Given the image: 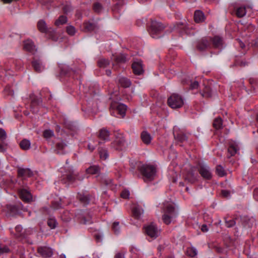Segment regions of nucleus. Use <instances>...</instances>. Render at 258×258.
Instances as JSON below:
<instances>
[{
	"instance_id": "a211bd4d",
	"label": "nucleus",
	"mask_w": 258,
	"mask_h": 258,
	"mask_svg": "<svg viewBox=\"0 0 258 258\" xmlns=\"http://www.w3.org/2000/svg\"><path fill=\"white\" fill-rule=\"evenodd\" d=\"M18 175L20 176L30 177L32 175V171L29 169L19 168L18 170Z\"/></svg>"
},
{
	"instance_id": "8fccbe9b",
	"label": "nucleus",
	"mask_w": 258,
	"mask_h": 258,
	"mask_svg": "<svg viewBox=\"0 0 258 258\" xmlns=\"http://www.w3.org/2000/svg\"><path fill=\"white\" fill-rule=\"evenodd\" d=\"M7 135L4 130L0 128V140L4 141L6 139Z\"/></svg>"
},
{
	"instance_id": "cd10ccee",
	"label": "nucleus",
	"mask_w": 258,
	"mask_h": 258,
	"mask_svg": "<svg viewBox=\"0 0 258 258\" xmlns=\"http://www.w3.org/2000/svg\"><path fill=\"white\" fill-rule=\"evenodd\" d=\"M38 29L41 32H46L47 30V27L46 23L43 20H40L37 23Z\"/></svg>"
},
{
	"instance_id": "69168bd1",
	"label": "nucleus",
	"mask_w": 258,
	"mask_h": 258,
	"mask_svg": "<svg viewBox=\"0 0 258 258\" xmlns=\"http://www.w3.org/2000/svg\"><path fill=\"white\" fill-rule=\"evenodd\" d=\"M238 42H239L241 48H243L244 47V44L243 43V42L241 40H238Z\"/></svg>"
},
{
	"instance_id": "4be33fe9",
	"label": "nucleus",
	"mask_w": 258,
	"mask_h": 258,
	"mask_svg": "<svg viewBox=\"0 0 258 258\" xmlns=\"http://www.w3.org/2000/svg\"><path fill=\"white\" fill-rule=\"evenodd\" d=\"M133 213L136 218H139L143 213V210L141 207L136 206L133 208Z\"/></svg>"
},
{
	"instance_id": "ddd939ff",
	"label": "nucleus",
	"mask_w": 258,
	"mask_h": 258,
	"mask_svg": "<svg viewBox=\"0 0 258 258\" xmlns=\"http://www.w3.org/2000/svg\"><path fill=\"white\" fill-rule=\"evenodd\" d=\"M134 73L138 75H141L143 72L142 62L138 61L134 62L132 64Z\"/></svg>"
},
{
	"instance_id": "0eeeda50",
	"label": "nucleus",
	"mask_w": 258,
	"mask_h": 258,
	"mask_svg": "<svg viewBox=\"0 0 258 258\" xmlns=\"http://www.w3.org/2000/svg\"><path fill=\"white\" fill-rule=\"evenodd\" d=\"M163 29V27L161 23L157 21H152L149 32L153 38H156V35Z\"/></svg>"
},
{
	"instance_id": "c85d7f7f",
	"label": "nucleus",
	"mask_w": 258,
	"mask_h": 258,
	"mask_svg": "<svg viewBox=\"0 0 258 258\" xmlns=\"http://www.w3.org/2000/svg\"><path fill=\"white\" fill-rule=\"evenodd\" d=\"M198 174L194 173L193 172H189L186 176V179L191 183L194 182L197 180Z\"/></svg>"
},
{
	"instance_id": "5701e85b",
	"label": "nucleus",
	"mask_w": 258,
	"mask_h": 258,
	"mask_svg": "<svg viewBox=\"0 0 258 258\" xmlns=\"http://www.w3.org/2000/svg\"><path fill=\"white\" fill-rule=\"evenodd\" d=\"M99 136L101 139L107 141L109 139V133L107 130L103 128L100 131Z\"/></svg>"
},
{
	"instance_id": "680f3d73",
	"label": "nucleus",
	"mask_w": 258,
	"mask_h": 258,
	"mask_svg": "<svg viewBox=\"0 0 258 258\" xmlns=\"http://www.w3.org/2000/svg\"><path fill=\"white\" fill-rule=\"evenodd\" d=\"M115 258H124V255L121 253H117L115 255Z\"/></svg>"
},
{
	"instance_id": "49530a36",
	"label": "nucleus",
	"mask_w": 258,
	"mask_h": 258,
	"mask_svg": "<svg viewBox=\"0 0 258 258\" xmlns=\"http://www.w3.org/2000/svg\"><path fill=\"white\" fill-rule=\"evenodd\" d=\"M9 251L10 250L7 246L0 244V254L9 252Z\"/></svg>"
},
{
	"instance_id": "a878e982",
	"label": "nucleus",
	"mask_w": 258,
	"mask_h": 258,
	"mask_svg": "<svg viewBox=\"0 0 258 258\" xmlns=\"http://www.w3.org/2000/svg\"><path fill=\"white\" fill-rule=\"evenodd\" d=\"M86 171L88 174H95L99 172V168L97 166L93 165L86 169Z\"/></svg>"
},
{
	"instance_id": "4d7b16f0",
	"label": "nucleus",
	"mask_w": 258,
	"mask_h": 258,
	"mask_svg": "<svg viewBox=\"0 0 258 258\" xmlns=\"http://www.w3.org/2000/svg\"><path fill=\"white\" fill-rule=\"evenodd\" d=\"M82 222L84 224H89L92 223L90 217H88L87 219L86 218H83Z\"/></svg>"
},
{
	"instance_id": "79ce46f5",
	"label": "nucleus",
	"mask_w": 258,
	"mask_h": 258,
	"mask_svg": "<svg viewBox=\"0 0 258 258\" xmlns=\"http://www.w3.org/2000/svg\"><path fill=\"white\" fill-rule=\"evenodd\" d=\"M216 172L220 176H223L225 175V171L221 165H218L216 167Z\"/></svg>"
},
{
	"instance_id": "39448f33",
	"label": "nucleus",
	"mask_w": 258,
	"mask_h": 258,
	"mask_svg": "<svg viewBox=\"0 0 258 258\" xmlns=\"http://www.w3.org/2000/svg\"><path fill=\"white\" fill-rule=\"evenodd\" d=\"M65 168H67L65 176L69 182L74 183L77 180L79 181L83 180L84 177H80L79 173H75L71 167L67 166Z\"/></svg>"
},
{
	"instance_id": "c756f323",
	"label": "nucleus",
	"mask_w": 258,
	"mask_h": 258,
	"mask_svg": "<svg viewBox=\"0 0 258 258\" xmlns=\"http://www.w3.org/2000/svg\"><path fill=\"white\" fill-rule=\"evenodd\" d=\"M198 253V251L196 248L194 247H189L186 248V254L187 255L194 257L196 256Z\"/></svg>"
},
{
	"instance_id": "2eb2a0df",
	"label": "nucleus",
	"mask_w": 258,
	"mask_h": 258,
	"mask_svg": "<svg viewBox=\"0 0 258 258\" xmlns=\"http://www.w3.org/2000/svg\"><path fill=\"white\" fill-rule=\"evenodd\" d=\"M32 66L34 70L38 72H42L44 69V66L40 60H34Z\"/></svg>"
},
{
	"instance_id": "13d9d810",
	"label": "nucleus",
	"mask_w": 258,
	"mask_h": 258,
	"mask_svg": "<svg viewBox=\"0 0 258 258\" xmlns=\"http://www.w3.org/2000/svg\"><path fill=\"white\" fill-rule=\"evenodd\" d=\"M209 88H206V90L204 93H202V95L204 97H210L211 96V94L209 92Z\"/></svg>"
},
{
	"instance_id": "2f4dec72",
	"label": "nucleus",
	"mask_w": 258,
	"mask_h": 258,
	"mask_svg": "<svg viewBox=\"0 0 258 258\" xmlns=\"http://www.w3.org/2000/svg\"><path fill=\"white\" fill-rule=\"evenodd\" d=\"M95 27V24L93 22H89L84 24L85 29L88 31L93 30Z\"/></svg>"
},
{
	"instance_id": "e2e57ef3",
	"label": "nucleus",
	"mask_w": 258,
	"mask_h": 258,
	"mask_svg": "<svg viewBox=\"0 0 258 258\" xmlns=\"http://www.w3.org/2000/svg\"><path fill=\"white\" fill-rule=\"evenodd\" d=\"M6 150V148L3 145L0 144V151L4 152Z\"/></svg>"
},
{
	"instance_id": "1a4fd4ad",
	"label": "nucleus",
	"mask_w": 258,
	"mask_h": 258,
	"mask_svg": "<svg viewBox=\"0 0 258 258\" xmlns=\"http://www.w3.org/2000/svg\"><path fill=\"white\" fill-rule=\"evenodd\" d=\"M20 198L24 202L29 203L32 201V197L30 192L25 189H21L19 190Z\"/></svg>"
},
{
	"instance_id": "c03bdc74",
	"label": "nucleus",
	"mask_w": 258,
	"mask_h": 258,
	"mask_svg": "<svg viewBox=\"0 0 258 258\" xmlns=\"http://www.w3.org/2000/svg\"><path fill=\"white\" fill-rule=\"evenodd\" d=\"M67 33L70 35H73L76 33V29L74 27L72 26H68L67 27Z\"/></svg>"
},
{
	"instance_id": "f8f14e48",
	"label": "nucleus",
	"mask_w": 258,
	"mask_h": 258,
	"mask_svg": "<svg viewBox=\"0 0 258 258\" xmlns=\"http://www.w3.org/2000/svg\"><path fill=\"white\" fill-rule=\"evenodd\" d=\"M115 143L118 145L120 150L125 149L128 145L127 142L125 141L124 138L121 135H119L116 138Z\"/></svg>"
},
{
	"instance_id": "e433bc0d",
	"label": "nucleus",
	"mask_w": 258,
	"mask_h": 258,
	"mask_svg": "<svg viewBox=\"0 0 258 258\" xmlns=\"http://www.w3.org/2000/svg\"><path fill=\"white\" fill-rule=\"evenodd\" d=\"M53 135V131L50 130H46L43 132V136L46 139L51 138Z\"/></svg>"
},
{
	"instance_id": "c9c22d12",
	"label": "nucleus",
	"mask_w": 258,
	"mask_h": 258,
	"mask_svg": "<svg viewBox=\"0 0 258 258\" xmlns=\"http://www.w3.org/2000/svg\"><path fill=\"white\" fill-rule=\"evenodd\" d=\"M112 229L115 234H118L120 233V226L118 222H114L112 224Z\"/></svg>"
},
{
	"instance_id": "423d86ee",
	"label": "nucleus",
	"mask_w": 258,
	"mask_h": 258,
	"mask_svg": "<svg viewBox=\"0 0 258 258\" xmlns=\"http://www.w3.org/2000/svg\"><path fill=\"white\" fill-rule=\"evenodd\" d=\"M146 234L151 238H156L160 234V230L154 223H151L145 227Z\"/></svg>"
},
{
	"instance_id": "6e6552de",
	"label": "nucleus",
	"mask_w": 258,
	"mask_h": 258,
	"mask_svg": "<svg viewBox=\"0 0 258 258\" xmlns=\"http://www.w3.org/2000/svg\"><path fill=\"white\" fill-rule=\"evenodd\" d=\"M199 172L201 176L207 179H209L212 177L211 170L209 167L205 163L199 165Z\"/></svg>"
},
{
	"instance_id": "dca6fc26",
	"label": "nucleus",
	"mask_w": 258,
	"mask_h": 258,
	"mask_svg": "<svg viewBox=\"0 0 258 258\" xmlns=\"http://www.w3.org/2000/svg\"><path fill=\"white\" fill-rule=\"evenodd\" d=\"M239 150L238 145L236 142L230 143L229 147L228 149V153L230 156H233Z\"/></svg>"
},
{
	"instance_id": "09e8293b",
	"label": "nucleus",
	"mask_w": 258,
	"mask_h": 258,
	"mask_svg": "<svg viewBox=\"0 0 258 258\" xmlns=\"http://www.w3.org/2000/svg\"><path fill=\"white\" fill-rule=\"evenodd\" d=\"M94 141L93 140H91L90 142L89 143L88 145V148L89 150L91 151H92L94 150L95 147L96 145V144H93L94 143Z\"/></svg>"
},
{
	"instance_id": "de8ad7c7",
	"label": "nucleus",
	"mask_w": 258,
	"mask_h": 258,
	"mask_svg": "<svg viewBox=\"0 0 258 258\" xmlns=\"http://www.w3.org/2000/svg\"><path fill=\"white\" fill-rule=\"evenodd\" d=\"M80 200L85 205L88 204L89 199L87 196L80 195L79 197Z\"/></svg>"
},
{
	"instance_id": "a19ab883",
	"label": "nucleus",
	"mask_w": 258,
	"mask_h": 258,
	"mask_svg": "<svg viewBox=\"0 0 258 258\" xmlns=\"http://www.w3.org/2000/svg\"><path fill=\"white\" fill-rule=\"evenodd\" d=\"M64 13L68 14L73 10V8L70 3H67L63 7Z\"/></svg>"
},
{
	"instance_id": "774afa93",
	"label": "nucleus",
	"mask_w": 258,
	"mask_h": 258,
	"mask_svg": "<svg viewBox=\"0 0 258 258\" xmlns=\"http://www.w3.org/2000/svg\"><path fill=\"white\" fill-rule=\"evenodd\" d=\"M106 73L107 76H110L111 74V71L110 70H106Z\"/></svg>"
},
{
	"instance_id": "58836bf2",
	"label": "nucleus",
	"mask_w": 258,
	"mask_h": 258,
	"mask_svg": "<svg viewBox=\"0 0 258 258\" xmlns=\"http://www.w3.org/2000/svg\"><path fill=\"white\" fill-rule=\"evenodd\" d=\"M102 9L103 8L100 3H96L94 4L93 6V10L95 12L99 13L102 11Z\"/></svg>"
},
{
	"instance_id": "aec40b11",
	"label": "nucleus",
	"mask_w": 258,
	"mask_h": 258,
	"mask_svg": "<svg viewBox=\"0 0 258 258\" xmlns=\"http://www.w3.org/2000/svg\"><path fill=\"white\" fill-rule=\"evenodd\" d=\"M194 18L196 22H201L204 20V15L202 11L199 10L196 11L195 13Z\"/></svg>"
},
{
	"instance_id": "bb28decb",
	"label": "nucleus",
	"mask_w": 258,
	"mask_h": 258,
	"mask_svg": "<svg viewBox=\"0 0 258 258\" xmlns=\"http://www.w3.org/2000/svg\"><path fill=\"white\" fill-rule=\"evenodd\" d=\"M212 41L214 47L217 48H220L222 47V40L220 37L218 36H215L213 38Z\"/></svg>"
},
{
	"instance_id": "f704fd0d",
	"label": "nucleus",
	"mask_w": 258,
	"mask_h": 258,
	"mask_svg": "<svg viewBox=\"0 0 258 258\" xmlns=\"http://www.w3.org/2000/svg\"><path fill=\"white\" fill-rule=\"evenodd\" d=\"M213 126L216 129H220L222 127V120L220 118H216L213 122Z\"/></svg>"
},
{
	"instance_id": "9b49d317",
	"label": "nucleus",
	"mask_w": 258,
	"mask_h": 258,
	"mask_svg": "<svg viewBox=\"0 0 258 258\" xmlns=\"http://www.w3.org/2000/svg\"><path fill=\"white\" fill-rule=\"evenodd\" d=\"M211 39L209 38H202L199 42L197 48L200 50H204L208 48L210 46V41Z\"/></svg>"
},
{
	"instance_id": "3c124183",
	"label": "nucleus",
	"mask_w": 258,
	"mask_h": 258,
	"mask_svg": "<svg viewBox=\"0 0 258 258\" xmlns=\"http://www.w3.org/2000/svg\"><path fill=\"white\" fill-rule=\"evenodd\" d=\"M130 196V192L127 190H123L121 194V197L123 199H128Z\"/></svg>"
},
{
	"instance_id": "393cba45",
	"label": "nucleus",
	"mask_w": 258,
	"mask_h": 258,
	"mask_svg": "<svg viewBox=\"0 0 258 258\" xmlns=\"http://www.w3.org/2000/svg\"><path fill=\"white\" fill-rule=\"evenodd\" d=\"M20 146L22 149L27 150L30 148L31 143L29 140L24 139L20 143Z\"/></svg>"
},
{
	"instance_id": "6ab92c4d",
	"label": "nucleus",
	"mask_w": 258,
	"mask_h": 258,
	"mask_svg": "<svg viewBox=\"0 0 258 258\" xmlns=\"http://www.w3.org/2000/svg\"><path fill=\"white\" fill-rule=\"evenodd\" d=\"M118 82L120 85L124 88L128 87L131 85L130 81L128 79L123 77H120L118 79Z\"/></svg>"
},
{
	"instance_id": "412c9836",
	"label": "nucleus",
	"mask_w": 258,
	"mask_h": 258,
	"mask_svg": "<svg viewBox=\"0 0 258 258\" xmlns=\"http://www.w3.org/2000/svg\"><path fill=\"white\" fill-rule=\"evenodd\" d=\"M67 147V145L63 142H58L56 144V150L58 154H64L65 148Z\"/></svg>"
},
{
	"instance_id": "4468645a",
	"label": "nucleus",
	"mask_w": 258,
	"mask_h": 258,
	"mask_svg": "<svg viewBox=\"0 0 258 258\" xmlns=\"http://www.w3.org/2000/svg\"><path fill=\"white\" fill-rule=\"evenodd\" d=\"M24 48L27 51L33 52L36 50L35 46L33 42L30 40H27L24 41Z\"/></svg>"
},
{
	"instance_id": "7ed1b4c3",
	"label": "nucleus",
	"mask_w": 258,
	"mask_h": 258,
	"mask_svg": "<svg viewBox=\"0 0 258 258\" xmlns=\"http://www.w3.org/2000/svg\"><path fill=\"white\" fill-rule=\"evenodd\" d=\"M168 105L173 109L181 108L184 104L183 98L176 94H172L167 100Z\"/></svg>"
},
{
	"instance_id": "ea45409f",
	"label": "nucleus",
	"mask_w": 258,
	"mask_h": 258,
	"mask_svg": "<svg viewBox=\"0 0 258 258\" xmlns=\"http://www.w3.org/2000/svg\"><path fill=\"white\" fill-rule=\"evenodd\" d=\"M109 64V61L104 58L100 59L98 61V65L100 67H106Z\"/></svg>"
},
{
	"instance_id": "f3484780",
	"label": "nucleus",
	"mask_w": 258,
	"mask_h": 258,
	"mask_svg": "<svg viewBox=\"0 0 258 258\" xmlns=\"http://www.w3.org/2000/svg\"><path fill=\"white\" fill-rule=\"evenodd\" d=\"M142 141L146 144H149L152 139L150 134L147 131H143L141 135Z\"/></svg>"
},
{
	"instance_id": "bf43d9fd",
	"label": "nucleus",
	"mask_w": 258,
	"mask_h": 258,
	"mask_svg": "<svg viewBox=\"0 0 258 258\" xmlns=\"http://www.w3.org/2000/svg\"><path fill=\"white\" fill-rule=\"evenodd\" d=\"M199 86V83L197 81H195L190 85V87L192 89H196Z\"/></svg>"
},
{
	"instance_id": "a18cd8bd",
	"label": "nucleus",
	"mask_w": 258,
	"mask_h": 258,
	"mask_svg": "<svg viewBox=\"0 0 258 258\" xmlns=\"http://www.w3.org/2000/svg\"><path fill=\"white\" fill-rule=\"evenodd\" d=\"M59 68L62 74H66L69 71V67L66 64H61Z\"/></svg>"
},
{
	"instance_id": "20e7f679",
	"label": "nucleus",
	"mask_w": 258,
	"mask_h": 258,
	"mask_svg": "<svg viewBox=\"0 0 258 258\" xmlns=\"http://www.w3.org/2000/svg\"><path fill=\"white\" fill-rule=\"evenodd\" d=\"M110 109L112 115L115 116L117 114L123 117L125 114L126 106L118 102H113L111 104Z\"/></svg>"
},
{
	"instance_id": "052dcab7",
	"label": "nucleus",
	"mask_w": 258,
	"mask_h": 258,
	"mask_svg": "<svg viewBox=\"0 0 258 258\" xmlns=\"http://www.w3.org/2000/svg\"><path fill=\"white\" fill-rule=\"evenodd\" d=\"M208 228L206 225H203L201 227V230L203 232H207L208 231Z\"/></svg>"
},
{
	"instance_id": "5fc2aeb1",
	"label": "nucleus",
	"mask_w": 258,
	"mask_h": 258,
	"mask_svg": "<svg viewBox=\"0 0 258 258\" xmlns=\"http://www.w3.org/2000/svg\"><path fill=\"white\" fill-rule=\"evenodd\" d=\"M4 91L6 92L8 95H13V91L11 89L10 86H7L4 89Z\"/></svg>"
},
{
	"instance_id": "72a5a7b5",
	"label": "nucleus",
	"mask_w": 258,
	"mask_h": 258,
	"mask_svg": "<svg viewBox=\"0 0 258 258\" xmlns=\"http://www.w3.org/2000/svg\"><path fill=\"white\" fill-rule=\"evenodd\" d=\"M100 158L102 160H106L108 158V152L106 149H101L99 150Z\"/></svg>"
},
{
	"instance_id": "603ef678",
	"label": "nucleus",
	"mask_w": 258,
	"mask_h": 258,
	"mask_svg": "<svg viewBox=\"0 0 258 258\" xmlns=\"http://www.w3.org/2000/svg\"><path fill=\"white\" fill-rule=\"evenodd\" d=\"M226 226L227 227H231L235 224V222L233 220H229L225 221Z\"/></svg>"
},
{
	"instance_id": "f257e3e1",
	"label": "nucleus",
	"mask_w": 258,
	"mask_h": 258,
	"mask_svg": "<svg viewBox=\"0 0 258 258\" xmlns=\"http://www.w3.org/2000/svg\"><path fill=\"white\" fill-rule=\"evenodd\" d=\"M164 214L163 221L166 224H170L172 219L177 215V212L172 203L166 202L163 204Z\"/></svg>"
},
{
	"instance_id": "338daca9",
	"label": "nucleus",
	"mask_w": 258,
	"mask_h": 258,
	"mask_svg": "<svg viewBox=\"0 0 258 258\" xmlns=\"http://www.w3.org/2000/svg\"><path fill=\"white\" fill-rule=\"evenodd\" d=\"M253 195L254 196H255L256 195H258V189H256L254 190Z\"/></svg>"
},
{
	"instance_id": "6e6d98bb",
	"label": "nucleus",
	"mask_w": 258,
	"mask_h": 258,
	"mask_svg": "<svg viewBox=\"0 0 258 258\" xmlns=\"http://www.w3.org/2000/svg\"><path fill=\"white\" fill-rule=\"evenodd\" d=\"M68 214L69 213L67 212L64 215H62L61 218L63 221H69L71 219V217L68 215Z\"/></svg>"
},
{
	"instance_id": "473e14b6",
	"label": "nucleus",
	"mask_w": 258,
	"mask_h": 258,
	"mask_svg": "<svg viewBox=\"0 0 258 258\" xmlns=\"http://www.w3.org/2000/svg\"><path fill=\"white\" fill-rule=\"evenodd\" d=\"M246 14V11L245 7H239L236 11V15L237 17L241 18L245 16Z\"/></svg>"
},
{
	"instance_id": "9d476101",
	"label": "nucleus",
	"mask_w": 258,
	"mask_h": 258,
	"mask_svg": "<svg viewBox=\"0 0 258 258\" xmlns=\"http://www.w3.org/2000/svg\"><path fill=\"white\" fill-rule=\"evenodd\" d=\"M38 251L42 256L45 258L50 257L53 254L52 250L47 246L40 247L38 248Z\"/></svg>"
},
{
	"instance_id": "f03ea898",
	"label": "nucleus",
	"mask_w": 258,
	"mask_h": 258,
	"mask_svg": "<svg viewBox=\"0 0 258 258\" xmlns=\"http://www.w3.org/2000/svg\"><path fill=\"white\" fill-rule=\"evenodd\" d=\"M140 170L145 181L153 180L156 175V168L152 165H143L140 168Z\"/></svg>"
},
{
	"instance_id": "b1692460",
	"label": "nucleus",
	"mask_w": 258,
	"mask_h": 258,
	"mask_svg": "<svg viewBox=\"0 0 258 258\" xmlns=\"http://www.w3.org/2000/svg\"><path fill=\"white\" fill-rule=\"evenodd\" d=\"M16 235L17 237H25L27 234H25L26 230H23L22 226L18 225L15 228Z\"/></svg>"
},
{
	"instance_id": "4c0bfd02",
	"label": "nucleus",
	"mask_w": 258,
	"mask_h": 258,
	"mask_svg": "<svg viewBox=\"0 0 258 258\" xmlns=\"http://www.w3.org/2000/svg\"><path fill=\"white\" fill-rule=\"evenodd\" d=\"M47 224L51 229H54L56 227L57 223L55 219L50 218L47 221Z\"/></svg>"
},
{
	"instance_id": "37998d69",
	"label": "nucleus",
	"mask_w": 258,
	"mask_h": 258,
	"mask_svg": "<svg viewBox=\"0 0 258 258\" xmlns=\"http://www.w3.org/2000/svg\"><path fill=\"white\" fill-rule=\"evenodd\" d=\"M117 62H122L126 61V56L123 54H121L115 58Z\"/></svg>"
},
{
	"instance_id": "864d4df0",
	"label": "nucleus",
	"mask_w": 258,
	"mask_h": 258,
	"mask_svg": "<svg viewBox=\"0 0 258 258\" xmlns=\"http://www.w3.org/2000/svg\"><path fill=\"white\" fill-rule=\"evenodd\" d=\"M221 194L223 197L228 198L230 196V192L229 190H222L221 191Z\"/></svg>"
},
{
	"instance_id": "7c9ffc66",
	"label": "nucleus",
	"mask_w": 258,
	"mask_h": 258,
	"mask_svg": "<svg viewBox=\"0 0 258 258\" xmlns=\"http://www.w3.org/2000/svg\"><path fill=\"white\" fill-rule=\"evenodd\" d=\"M67 21V17L64 16H61L59 18L56 20L55 24L56 26H59L65 24Z\"/></svg>"
},
{
	"instance_id": "0e129e2a",
	"label": "nucleus",
	"mask_w": 258,
	"mask_h": 258,
	"mask_svg": "<svg viewBox=\"0 0 258 258\" xmlns=\"http://www.w3.org/2000/svg\"><path fill=\"white\" fill-rule=\"evenodd\" d=\"M96 238L98 241H100L102 240L101 236L99 235H95Z\"/></svg>"
}]
</instances>
